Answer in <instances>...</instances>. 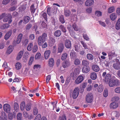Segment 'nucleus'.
<instances>
[{"mask_svg": "<svg viewBox=\"0 0 120 120\" xmlns=\"http://www.w3.org/2000/svg\"><path fill=\"white\" fill-rule=\"evenodd\" d=\"M92 68L93 70L95 72H98L99 70V67L96 65H93Z\"/></svg>", "mask_w": 120, "mask_h": 120, "instance_id": "26", "label": "nucleus"}, {"mask_svg": "<svg viewBox=\"0 0 120 120\" xmlns=\"http://www.w3.org/2000/svg\"><path fill=\"white\" fill-rule=\"evenodd\" d=\"M35 9L34 8V5H32L30 7V11L31 14L34 13L35 11Z\"/></svg>", "mask_w": 120, "mask_h": 120, "instance_id": "54", "label": "nucleus"}, {"mask_svg": "<svg viewBox=\"0 0 120 120\" xmlns=\"http://www.w3.org/2000/svg\"><path fill=\"white\" fill-rule=\"evenodd\" d=\"M115 28L116 30H118L120 29V18L117 21L115 25Z\"/></svg>", "mask_w": 120, "mask_h": 120, "instance_id": "21", "label": "nucleus"}, {"mask_svg": "<svg viewBox=\"0 0 120 120\" xmlns=\"http://www.w3.org/2000/svg\"><path fill=\"white\" fill-rule=\"evenodd\" d=\"M45 41L41 37L39 36L38 39V45L40 46L42 45Z\"/></svg>", "mask_w": 120, "mask_h": 120, "instance_id": "11", "label": "nucleus"}, {"mask_svg": "<svg viewBox=\"0 0 120 120\" xmlns=\"http://www.w3.org/2000/svg\"><path fill=\"white\" fill-rule=\"evenodd\" d=\"M83 36L84 39L87 41H89V38L87 34H83Z\"/></svg>", "mask_w": 120, "mask_h": 120, "instance_id": "61", "label": "nucleus"}, {"mask_svg": "<svg viewBox=\"0 0 120 120\" xmlns=\"http://www.w3.org/2000/svg\"><path fill=\"white\" fill-rule=\"evenodd\" d=\"M59 119L60 120H66V117L65 115H64L61 117H60Z\"/></svg>", "mask_w": 120, "mask_h": 120, "instance_id": "64", "label": "nucleus"}, {"mask_svg": "<svg viewBox=\"0 0 120 120\" xmlns=\"http://www.w3.org/2000/svg\"><path fill=\"white\" fill-rule=\"evenodd\" d=\"M1 115L2 119L3 120H7V115L4 112H1Z\"/></svg>", "mask_w": 120, "mask_h": 120, "instance_id": "23", "label": "nucleus"}, {"mask_svg": "<svg viewBox=\"0 0 120 120\" xmlns=\"http://www.w3.org/2000/svg\"><path fill=\"white\" fill-rule=\"evenodd\" d=\"M6 18H5L3 19V21L4 22H6L12 18V16L11 14H8L6 15Z\"/></svg>", "mask_w": 120, "mask_h": 120, "instance_id": "18", "label": "nucleus"}, {"mask_svg": "<svg viewBox=\"0 0 120 120\" xmlns=\"http://www.w3.org/2000/svg\"><path fill=\"white\" fill-rule=\"evenodd\" d=\"M54 64V60L53 58L50 59L49 61V65L50 67L53 66Z\"/></svg>", "mask_w": 120, "mask_h": 120, "instance_id": "25", "label": "nucleus"}, {"mask_svg": "<svg viewBox=\"0 0 120 120\" xmlns=\"http://www.w3.org/2000/svg\"><path fill=\"white\" fill-rule=\"evenodd\" d=\"M98 91L100 93H101L103 90V87L102 85H100L98 88Z\"/></svg>", "mask_w": 120, "mask_h": 120, "instance_id": "38", "label": "nucleus"}, {"mask_svg": "<svg viewBox=\"0 0 120 120\" xmlns=\"http://www.w3.org/2000/svg\"><path fill=\"white\" fill-rule=\"evenodd\" d=\"M25 103L23 101L21 102L20 105V109L22 111L24 110L25 109Z\"/></svg>", "mask_w": 120, "mask_h": 120, "instance_id": "39", "label": "nucleus"}, {"mask_svg": "<svg viewBox=\"0 0 120 120\" xmlns=\"http://www.w3.org/2000/svg\"><path fill=\"white\" fill-rule=\"evenodd\" d=\"M74 63L75 65H77L80 64V61L79 59L76 58L74 60Z\"/></svg>", "mask_w": 120, "mask_h": 120, "instance_id": "40", "label": "nucleus"}, {"mask_svg": "<svg viewBox=\"0 0 120 120\" xmlns=\"http://www.w3.org/2000/svg\"><path fill=\"white\" fill-rule=\"evenodd\" d=\"M41 16L43 18L46 22H47V14L46 13L44 12L42 15Z\"/></svg>", "mask_w": 120, "mask_h": 120, "instance_id": "53", "label": "nucleus"}, {"mask_svg": "<svg viewBox=\"0 0 120 120\" xmlns=\"http://www.w3.org/2000/svg\"><path fill=\"white\" fill-rule=\"evenodd\" d=\"M117 56V55L115 53L114 51L109 52L108 54V56L109 59H112L114 57H116Z\"/></svg>", "mask_w": 120, "mask_h": 120, "instance_id": "13", "label": "nucleus"}, {"mask_svg": "<svg viewBox=\"0 0 120 120\" xmlns=\"http://www.w3.org/2000/svg\"><path fill=\"white\" fill-rule=\"evenodd\" d=\"M71 14V12L70 10H66L64 11V14L66 16H68Z\"/></svg>", "mask_w": 120, "mask_h": 120, "instance_id": "45", "label": "nucleus"}, {"mask_svg": "<svg viewBox=\"0 0 120 120\" xmlns=\"http://www.w3.org/2000/svg\"><path fill=\"white\" fill-rule=\"evenodd\" d=\"M59 29L63 32L65 33L66 32V28L62 25H60L59 27Z\"/></svg>", "mask_w": 120, "mask_h": 120, "instance_id": "41", "label": "nucleus"}, {"mask_svg": "<svg viewBox=\"0 0 120 120\" xmlns=\"http://www.w3.org/2000/svg\"><path fill=\"white\" fill-rule=\"evenodd\" d=\"M84 80L83 77L81 75H79L76 79L75 81L76 84H79L82 82Z\"/></svg>", "mask_w": 120, "mask_h": 120, "instance_id": "8", "label": "nucleus"}, {"mask_svg": "<svg viewBox=\"0 0 120 120\" xmlns=\"http://www.w3.org/2000/svg\"><path fill=\"white\" fill-rule=\"evenodd\" d=\"M3 109L4 111L7 113L9 112L11 110L10 105L8 104H5L4 105Z\"/></svg>", "mask_w": 120, "mask_h": 120, "instance_id": "5", "label": "nucleus"}, {"mask_svg": "<svg viewBox=\"0 0 120 120\" xmlns=\"http://www.w3.org/2000/svg\"><path fill=\"white\" fill-rule=\"evenodd\" d=\"M117 17L115 13H112L110 16V18L111 20L112 21L115 20Z\"/></svg>", "mask_w": 120, "mask_h": 120, "instance_id": "29", "label": "nucleus"}, {"mask_svg": "<svg viewBox=\"0 0 120 120\" xmlns=\"http://www.w3.org/2000/svg\"><path fill=\"white\" fill-rule=\"evenodd\" d=\"M113 67L116 70H119L120 69V66L119 63L116 62L115 63L113 64Z\"/></svg>", "mask_w": 120, "mask_h": 120, "instance_id": "24", "label": "nucleus"}, {"mask_svg": "<svg viewBox=\"0 0 120 120\" xmlns=\"http://www.w3.org/2000/svg\"><path fill=\"white\" fill-rule=\"evenodd\" d=\"M17 0H12L10 4L11 6H15L17 4Z\"/></svg>", "mask_w": 120, "mask_h": 120, "instance_id": "55", "label": "nucleus"}, {"mask_svg": "<svg viewBox=\"0 0 120 120\" xmlns=\"http://www.w3.org/2000/svg\"><path fill=\"white\" fill-rule=\"evenodd\" d=\"M70 64V62L69 60H67L62 63V66L64 68H66L69 66Z\"/></svg>", "mask_w": 120, "mask_h": 120, "instance_id": "10", "label": "nucleus"}, {"mask_svg": "<svg viewBox=\"0 0 120 120\" xmlns=\"http://www.w3.org/2000/svg\"><path fill=\"white\" fill-rule=\"evenodd\" d=\"M90 68L89 66H85L82 67V71L84 73H87L90 71Z\"/></svg>", "mask_w": 120, "mask_h": 120, "instance_id": "6", "label": "nucleus"}, {"mask_svg": "<svg viewBox=\"0 0 120 120\" xmlns=\"http://www.w3.org/2000/svg\"><path fill=\"white\" fill-rule=\"evenodd\" d=\"M68 55L67 53H63L62 55L61 59L62 60H65L67 57Z\"/></svg>", "mask_w": 120, "mask_h": 120, "instance_id": "49", "label": "nucleus"}, {"mask_svg": "<svg viewBox=\"0 0 120 120\" xmlns=\"http://www.w3.org/2000/svg\"><path fill=\"white\" fill-rule=\"evenodd\" d=\"M17 116L18 120H22V114L21 113H18L17 114Z\"/></svg>", "mask_w": 120, "mask_h": 120, "instance_id": "50", "label": "nucleus"}, {"mask_svg": "<svg viewBox=\"0 0 120 120\" xmlns=\"http://www.w3.org/2000/svg\"><path fill=\"white\" fill-rule=\"evenodd\" d=\"M118 106V104L115 101L112 102L110 104L109 107L110 109H115Z\"/></svg>", "mask_w": 120, "mask_h": 120, "instance_id": "7", "label": "nucleus"}, {"mask_svg": "<svg viewBox=\"0 0 120 120\" xmlns=\"http://www.w3.org/2000/svg\"><path fill=\"white\" fill-rule=\"evenodd\" d=\"M41 25L42 27L43 28H45L47 27V24L44 22H42Z\"/></svg>", "mask_w": 120, "mask_h": 120, "instance_id": "62", "label": "nucleus"}, {"mask_svg": "<svg viewBox=\"0 0 120 120\" xmlns=\"http://www.w3.org/2000/svg\"><path fill=\"white\" fill-rule=\"evenodd\" d=\"M34 57L33 56H31L30 57L29 60L28 64L29 65H31L32 62L34 61Z\"/></svg>", "mask_w": 120, "mask_h": 120, "instance_id": "52", "label": "nucleus"}, {"mask_svg": "<svg viewBox=\"0 0 120 120\" xmlns=\"http://www.w3.org/2000/svg\"><path fill=\"white\" fill-rule=\"evenodd\" d=\"M14 107L15 110H17L19 109V106L17 102H15L14 104Z\"/></svg>", "mask_w": 120, "mask_h": 120, "instance_id": "51", "label": "nucleus"}, {"mask_svg": "<svg viewBox=\"0 0 120 120\" xmlns=\"http://www.w3.org/2000/svg\"><path fill=\"white\" fill-rule=\"evenodd\" d=\"M115 10L114 7H111L109 8L108 10V12L109 13H111L113 12Z\"/></svg>", "mask_w": 120, "mask_h": 120, "instance_id": "56", "label": "nucleus"}, {"mask_svg": "<svg viewBox=\"0 0 120 120\" xmlns=\"http://www.w3.org/2000/svg\"><path fill=\"white\" fill-rule=\"evenodd\" d=\"M89 62L86 60H83L82 62V64L84 66H89Z\"/></svg>", "mask_w": 120, "mask_h": 120, "instance_id": "31", "label": "nucleus"}, {"mask_svg": "<svg viewBox=\"0 0 120 120\" xmlns=\"http://www.w3.org/2000/svg\"><path fill=\"white\" fill-rule=\"evenodd\" d=\"M49 39L48 40V43L49 46H52L56 42V40L52 36H49Z\"/></svg>", "mask_w": 120, "mask_h": 120, "instance_id": "4", "label": "nucleus"}, {"mask_svg": "<svg viewBox=\"0 0 120 120\" xmlns=\"http://www.w3.org/2000/svg\"><path fill=\"white\" fill-rule=\"evenodd\" d=\"M79 88L78 87L75 88L73 90L72 94V97L74 99L78 97L79 93Z\"/></svg>", "mask_w": 120, "mask_h": 120, "instance_id": "3", "label": "nucleus"}, {"mask_svg": "<svg viewBox=\"0 0 120 120\" xmlns=\"http://www.w3.org/2000/svg\"><path fill=\"white\" fill-rule=\"evenodd\" d=\"M94 1L93 0H87L86 1L85 4L87 6H90L93 4Z\"/></svg>", "mask_w": 120, "mask_h": 120, "instance_id": "16", "label": "nucleus"}, {"mask_svg": "<svg viewBox=\"0 0 120 120\" xmlns=\"http://www.w3.org/2000/svg\"><path fill=\"white\" fill-rule=\"evenodd\" d=\"M64 48V45L62 43H59L58 45V52L59 53H61L63 51Z\"/></svg>", "mask_w": 120, "mask_h": 120, "instance_id": "12", "label": "nucleus"}, {"mask_svg": "<svg viewBox=\"0 0 120 120\" xmlns=\"http://www.w3.org/2000/svg\"><path fill=\"white\" fill-rule=\"evenodd\" d=\"M79 71V69L78 68H76L75 69L74 71V72L73 73V77H76L77 75V73H75V72H76L77 73H78Z\"/></svg>", "mask_w": 120, "mask_h": 120, "instance_id": "37", "label": "nucleus"}, {"mask_svg": "<svg viewBox=\"0 0 120 120\" xmlns=\"http://www.w3.org/2000/svg\"><path fill=\"white\" fill-rule=\"evenodd\" d=\"M59 20L60 22L62 23H64L65 22L64 17L63 15H61L60 16Z\"/></svg>", "mask_w": 120, "mask_h": 120, "instance_id": "42", "label": "nucleus"}, {"mask_svg": "<svg viewBox=\"0 0 120 120\" xmlns=\"http://www.w3.org/2000/svg\"><path fill=\"white\" fill-rule=\"evenodd\" d=\"M118 81V80L114 79L112 80L111 79V80L109 81V86L111 87H113L116 85V82Z\"/></svg>", "mask_w": 120, "mask_h": 120, "instance_id": "9", "label": "nucleus"}, {"mask_svg": "<svg viewBox=\"0 0 120 120\" xmlns=\"http://www.w3.org/2000/svg\"><path fill=\"white\" fill-rule=\"evenodd\" d=\"M108 95V90L107 89H105L104 90V92L103 95L105 97H107Z\"/></svg>", "mask_w": 120, "mask_h": 120, "instance_id": "57", "label": "nucleus"}, {"mask_svg": "<svg viewBox=\"0 0 120 120\" xmlns=\"http://www.w3.org/2000/svg\"><path fill=\"white\" fill-rule=\"evenodd\" d=\"M102 76L104 78V80L105 82H108L112 79L111 74L109 73L107 74L106 72H103L102 73Z\"/></svg>", "mask_w": 120, "mask_h": 120, "instance_id": "1", "label": "nucleus"}, {"mask_svg": "<svg viewBox=\"0 0 120 120\" xmlns=\"http://www.w3.org/2000/svg\"><path fill=\"white\" fill-rule=\"evenodd\" d=\"M33 112L34 115H36L38 114V110L36 107H35L33 108Z\"/></svg>", "mask_w": 120, "mask_h": 120, "instance_id": "35", "label": "nucleus"}, {"mask_svg": "<svg viewBox=\"0 0 120 120\" xmlns=\"http://www.w3.org/2000/svg\"><path fill=\"white\" fill-rule=\"evenodd\" d=\"M30 20V17L28 16H24L23 18V23L26 24Z\"/></svg>", "mask_w": 120, "mask_h": 120, "instance_id": "14", "label": "nucleus"}, {"mask_svg": "<svg viewBox=\"0 0 120 120\" xmlns=\"http://www.w3.org/2000/svg\"><path fill=\"white\" fill-rule=\"evenodd\" d=\"M12 34V31L10 30L8 31L4 36V39L6 40L8 39L11 36Z\"/></svg>", "mask_w": 120, "mask_h": 120, "instance_id": "17", "label": "nucleus"}, {"mask_svg": "<svg viewBox=\"0 0 120 120\" xmlns=\"http://www.w3.org/2000/svg\"><path fill=\"white\" fill-rule=\"evenodd\" d=\"M95 14L97 16H101L102 13L100 11H97L95 12Z\"/></svg>", "mask_w": 120, "mask_h": 120, "instance_id": "63", "label": "nucleus"}, {"mask_svg": "<svg viewBox=\"0 0 120 120\" xmlns=\"http://www.w3.org/2000/svg\"><path fill=\"white\" fill-rule=\"evenodd\" d=\"M13 48L12 46H10L8 48L6 51V53L9 54H10L12 51Z\"/></svg>", "mask_w": 120, "mask_h": 120, "instance_id": "28", "label": "nucleus"}, {"mask_svg": "<svg viewBox=\"0 0 120 120\" xmlns=\"http://www.w3.org/2000/svg\"><path fill=\"white\" fill-rule=\"evenodd\" d=\"M47 12L48 15L49 16H51L52 13L51 8L49 7L47 9Z\"/></svg>", "mask_w": 120, "mask_h": 120, "instance_id": "47", "label": "nucleus"}, {"mask_svg": "<svg viewBox=\"0 0 120 120\" xmlns=\"http://www.w3.org/2000/svg\"><path fill=\"white\" fill-rule=\"evenodd\" d=\"M61 34L60 30H57L55 31L54 33V35L56 37H59L60 36Z\"/></svg>", "mask_w": 120, "mask_h": 120, "instance_id": "19", "label": "nucleus"}, {"mask_svg": "<svg viewBox=\"0 0 120 120\" xmlns=\"http://www.w3.org/2000/svg\"><path fill=\"white\" fill-rule=\"evenodd\" d=\"M33 46V44L32 43H31L29 44L28 45L27 49L29 51H31L32 49Z\"/></svg>", "mask_w": 120, "mask_h": 120, "instance_id": "46", "label": "nucleus"}, {"mask_svg": "<svg viewBox=\"0 0 120 120\" xmlns=\"http://www.w3.org/2000/svg\"><path fill=\"white\" fill-rule=\"evenodd\" d=\"M65 45L66 48L68 49L70 48L71 46V43L69 40H66L65 42Z\"/></svg>", "mask_w": 120, "mask_h": 120, "instance_id": "15", "label": "nucleus"}, {"mask_svg": "<svg viewBox=\"0 0 120 120\" xmlns=\"http://www.w3.org/2000/svg\"><path fill=\"white\" fill-rule=\"evenodd\" d=\"M10 0H3L2 4L4 5H7L9 3Z\"/></svg>", "mask_w": 120, "mask_h": 120, "instance_id": "58", "label": "nucleus"}, {"mask_svg": "<svg viewBox=\"0 0 120 120\" xmlns=\"http://www.w3.org/2000/svg\"><path fill=\"white\" fill-rule=\"evenodd\" d=\"M41 54L40 53H37L35 56V58L36 59H38L40 58Z\"/></svg>", "mask_w": 120, "mask_h": 120, "instance_id": "60", "label": "nucleus"}, {"mask_svg": "<svg viewBox=\"0 0 120 120\" xmlns=\"http://www.w3.org/2000/svg\"><path fill=\"white\" fill-rule=\"evenodd\" d=\"M19 9L21 12H22L24 11L26 9V7L25 5H21V7L19 8Z\"/></svg>", "mask_w": 120, "mask_h": 120, "instance_id": "48", "label": "nucleus"}, {"mask_svg": "<svg viewBox=\"0 0 120 120\" xmlns=\"http://www.w3.org/2000/svg\"><path fill=\"white\" fill-rule=\"evenodd\" d=\"M10 26V25L6 23L2 25L0 27V28L2 29H4L8 28Z\"/></svg>", "mask_w": 120, "mask_h": 120, "instance_id": "30", "label": "nucleus"}, {"mask_svg": "<svg viewBox=\"0 0 120 120\" xmlns=\"http://www.w3.org/2000/svg\"><path fill=\"white\" fill-rule=\"evenodd\" d=\"M93 95L91 93H88L86 95V99L87 103H91L93 101Z\"/></svg>", "mask_w": 120, "mask_h": 120, "instance_id": "2", "label": "nucleus"}, {"mask_svg": "<svg viewBox=\"0 0 120 120\" xmlns=\"http://www.w3.org/2000/svg\"><path fill=\"white\" fill-rule=\"evenodd\" d=\"M50 53V51L49 50H46L45 52L44 56L45 58L46 59H48Z\"/></svg>", "mask_w": 120, "mask_h": 120, "instance_id": "22", "label": "nucleus"}, {"mask_svg": "<svg viewBox=\"0 0 120 120\" xmlns=\"http://www.w3.org/2000/svg\"><path fill=\"white\" fill-rule=\"evenodd\" d=\"M23 52L22 51H21L19 53L17 57V60H19L22 57L23 54Z\"/></svg>", "mask_w": 120, "mask_h": 120, "instance_id": "32", "label": "nucleus"}, {"mask_svg": "<svg viewBox=\"0 0 120 120\" xmlns=\"http://www.w3.org/2000/svg\"><path fill=\"white\" fill-rule=\"evenodd\" d=\"M70 58L71 59H74L76 57V55L75 52L74 51L71 52L70 53Z\"/></svg>", "mask_w": 120, "mask_h": 120, "instance_id": "27", "label": "nucleus"}, {"mask_svg": "<svg viewBox=\"0 0 120 120\" xmlns=\"http://www.w3.org/2000/svg\"><path fill=\"white\" fill-rule=\"evenodd\" d=\"M90 78L92 80H94L96 79L97 76L96 73L93 72L90 74Z\"/></svg>", "mask_w": 120, "mask_h": 120, "instance_id": "20", "label": "nucleus"}, {"mask_svg": "<svg viewBox=\"0 0 120 120\" xmlns=\"http://www.w3.org/2000/svg\"><path fill=\"white\" fill-rule=\"evenodd\" d=\"M72 27L74 30L76 31H77L78 30V27L75 23H74L73 24Z\"/></svg>", "mask_w": 120, "mask_h": 120, "instance_id": "44", "label": "nucleus"}, {"mask_svg": "<svg viewBox=\"0 0 120 120\" xmlns=\"http://www.w3.org/2000/svg\"><path fill=\"white\" fill-rule=\"evenodd\" d=\"M87 58L90 60H92L93 59L94 57L93 55L91 54H88L86 56Z\"/></svg>", "mask_w": 120, "mask_h": 120, "instance_id": "36", "label": "nucleus"}, {"mask_svg": "<svg viewBox=\"0 0 120 120\" xmlns=\"http://www.w3.org/2000/svg\"><path fill=\"white\" fill-rule=\"evenodd\" d=\"M22 67V65L19 62L16 63L15 65V67L17 70H19Z\"/></svg>", "mask_w": 120, "mask_h": 120, "instance_id": "33", "label": "nucleus"}, {"mask_svg": "<svg viewBox=\"0 0 120 120\" xmlns=\"http://www.w3.org/2000/svg\"><path fill=\"white\" fill-rule=\"evenodd\" d=\"M40 36L42 38L46 41L47 38V33H44L42 34L41 36Z\"/></svg>", "mask_w": 120, "mask_h": 120, "instance_id": "43", "label": "nucleus"}, {"mask_svg": "<svg viewBox=\"0 0 120 120\" xmlns=\"http://www.w3.org/2000/svg\"><path fill=\"white\" fill-rule=\"evenodd\" d=\"M27 111H30L31 109V106L29 104H28L26 105L25 107Z\"/></svg>", "mask_w": 120, "mask_h": 120, "instance_id": "59", "label": "nucleus"}, {"mask_svg": "<svg viewBox=\"0 0 120 120\" xmlns=\"http://www.w3.org/2000/svg\"><path fill=\"white\" fill-rule=\"evenodd\" d=\"M22 42L23 44L26 45L28 43V39L26 37L24 38H23V39L22 40Z\"/></svg>", "mask_w": 120, "mask_h": 120, "instance_id": "34", "label": "nucleus"}]
</instances>
